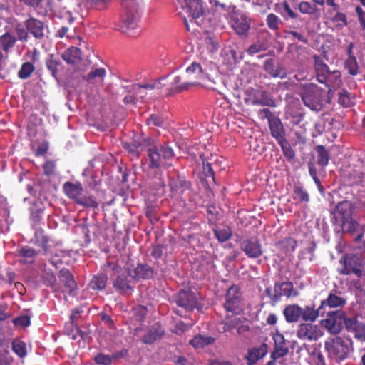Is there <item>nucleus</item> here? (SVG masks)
Wrapping results in <instances>:
<instances>
[{
  "label": "nucleus",
  "instance_id": "4468645a",
  "mask_svg": "<svg viewBox=\"0 0 365 365\" xmlns=\"http://www.w3.org/2000/svg\"><path fill=\"white\" fill-rule=\"evenodd\" d=\"M24 26L27 29L29 34L38 40H42L48 32L47 25L34 17H30L26 20Z\"/></svg>",
  "mask_w": 365,
  "mask_h": 365
},
{
  "label": "nucleus",
  "instance_id": "f03ea898",
  "mask_svg": "<svg viewBox=\"0 0 365 365\" xmlns=\"http://www.w3.org/2000/svg\"><path fill=\"white\" fill-rule=\"evenodd\" d=\"M324 348L330 358L343 361L353 351L352 340L347 337H330L326 340Z\"/></svg>",
  "mask_w": 365,
  "mask_h": 365
},
{
  "label": "nucleus",
  "instance_id": "9d476101",
  "mask_svg": "<svg viewBox=\"0 0 365 365\" xmlns=\"http://www.w3.org/2000/svg\"><path fill=\"white\" fill-rule=\"evenodd\" d=\"M224 307L226 311L235 314H238L242 312L243 304L241 294L237 286H232L227 291Z\"/></svg>",
  "mask_w": 365,
  "mask_h": 365
},
{
  "label": "nucleus",
  "instance_id": "2eb2a0df",
  "mask_svg": "<svg viewBox=\"0 0 365 365\" xmlns=\"http://www.w3.org/2000/svg\"><path fill=\"white\" fill-rule=\"evenodd\" d=\"M267 352V345L265 343H261L249 349L245 356L247 365L255 364L259 360L264 357Z\"/></svg>",
  "mask_w": 365,
  "mask_h": 365
},
{
  "label": "nucleus",
  "instance_id": "3c124183",
  "mask_svg": "<svg viewBox=\"0 0 365 365\" xmlns=\"http://www.w3.org/2000/svg\"><path fill=\"white\" fill-rule=\"evenodd\" d=\"M299 9L302 14H313L316 11V7L307 1H302L299 4Z\"/></svg>",
  "mask_w": 365,
  "mask_h": 365
},
{
  "label": "nucleus",
  "instance_id": "412c9836",
  "mask_svg": "<svg viewBox=\"0 0 365 365\" xmlns=\"http://www.w3.org/2000/svg\"><path fill=\"white\" fill-rule=\"evenodd\" d=\"M282 296L287 297L297 296V292L293 289V284L290 282H277L274 288V294L271 297L278 300Z\"/></svg>",
  "mask_w": 365,
  "mask_h": 365
},
{
  "label": "nucleus",
  "instance_id": "bf43d9fd",
  "mask_svg": "<svg viewBox=\"0 0 365 365\" xmlns=\"http://www.w3.org/2000/svg\"><path fill=\"white\" fill-rule=\"evenodd\" d=\"M16 31L19 40L27 41L29 34L27 29H25L22 25L18 24L16 27Z\"/></svg>",
  "mask_w": 365,
  "mask_h": 365
},
{
  "label": "nucleus",
  "instance_id": "9b49d317",
  "mask_svg": "<svg viewBox=\"0 0 365 365\" xmlns=\"http://www.w3.org/2000/svg\"><path fill=\"white\" fill-rule=\"evenodd\" d=\"M344 312L340 310L327 312L325 319L322 321V325L331 334H338L342 329L343 324H345Z\"/></svg>",
  "mask_w": 365,
  "mask_h": 365
},
{
  "label": "nucleus",
  "instance_id": "c85d7f7f",
  "mask_svg": "<svg viewBox=\"0 0 365 365\" xmlns=\"http://www.w3.org/2000/svg\"><path fill=\"white\" fill-rule=\"evenodd\" d=\"M269 127L272 136L277 143L286 139L283 125L279 118H273L272 120H269Z\"/></svg>",
  "mask_w": 365,
  "mask_h": 365
},
{
  "label": "nucleus",
  "instance_id": "1a4fd4ad",
  "mask_svg": "<svg viewBox=\"0 0 365 365\" xmlns=\"http://www.w3.org/2000/svg\"><path fill=\"white\" fill-rule=\"evenodd\" d=\"M341 267L339 272L345 275L355 274L359 277H361L363 272V262L359 257L355 255H347L339 261Z\"/></svg>",
  "mask_w": 365,
  "mask_h": 365
},
{
  "label": "nucleus",
  "instance_id": "864d4df0",
  "mask_svg": "<svg viewBox=\"0 0 365 365\" xmlns=\"http://www.w3.org/2000/svg\"><path fill=\"white\" fill-rule=\"evenodd\" d=\"M185 82L182 83V79H181V77L178 76H175L174 78H173V81L171 83V91L173 92V93H180V92H182L184 91H187L188 89H182V90H179L180 87H182V86H183V83Z\"/></svg>",
  "mask_w": 365,
  "mask_h": 365
},
{
  "label": "nucleus",
  "instance_id": "58836bf2",
  "mask_svg": "<svg viewBox=\"0 0 365 365\" xmlns=\"http://www.w3.org/2000/svg\"><path fill=\"white\" fill-rule=\"evenodd\" d=\"M316 152L317 153V164L322 167L326 166L329 160L327 150L323 145H318L316 147Z\"/></svg>",
  "mask_w": 365,
  "mask_h": 365
},
{
  "label": "nucleus",
  "instance_id": "c9c22d12",
  "mask_svg": "<svg viewBox=\"0 0 365 365\" xmlns=\"http://www.w3.org/2000/svg\"><path fill=\"white\" fill-rule=\"evenodd\" d=\"M16 41V37L9 33H5L0 36V48L6 52L10 51Z\"/></svg>",
  "mask_w": 365,
  "mask_h": 365
},
{
  "label": "nucleus",
  "instance_id": "680f3d73",
  "mask_svg": "<svg viewBox=\"0 0 365 365\" xmlns=\"http://www.w3.org/2000/svg\"><path fill=\"white\" fill-rule=\"evenodd\" d=\"M95 361L98 364L110 365L111 364L112 359L109 355L100 354L95 357Z\"/></svg>",
  "mask_w": 365,
  "mask_h": 365
},
{
  "label": "nucleus",
  "instance_id": "aec40b11",
  "mask_svg": "<svg viewBox=\"0 0 365 365\" xmlns=\"http://www.w3.org/2000/svg\"><path fill=\"white\" fill-rule=\"evenodd\" d=\"M345 326L349 332L354 334L356 339L361 341H365V324L359 322L355 318H348L345 320Z\"/></svg>",
  "mask_w": 365,
  "mask_h": 365
},
{
  "label": "nucleus",
  "instance_id": "49530a36",
  "mask_svg": "<svg viewBox=\"0 0 365 365\" xmlns=\"http://www.w3.org/2000/svg\"><path fill=\"white\" fill-rule=\"evenodd\" d=\"M282 148V150L283 152L284 155L289 160H292L294 156L295 153L294 150L291 148L290 144L289 142L284 139L280 142L278 143Z\"/></svg>",
  "mask_w": 365,
  "mask_h": 365
},
{
  "label": "nucleus",
  "instance_id": "09e8293b",
  "mask_svg": "<svg viewBox=\"0 0 365 365\" xmlns=\"http://www.w3.org/2000/svg\"><path fill=\"white\" fill-rule=\"evenodd\" d=\"M294 199L299 200L300 202H307L309 197L306 190L300 185H295L294 187Z\"/></svg>",
  "mask_w": 365,
  "mask_h": 365
},
{
  "label": "nucleus",
  "instance_id": "4be33fe9",
  "mask_svg": "<svg viewBox=\"0 0 365 365\" xmlns=\"http://www.w3.org/2000/svg\"><path fill=\"white\" fill-rule=\"evenodd\" d=\"M242 250L250 258H257L262 255L261 245L256 240H245L240 245Z\"/></svg>",
  "mask_w": 365,
  "mask_h": 365
},
{
  "label": "nucleus",
  "instance_id": "338daca9",
  "mask_svg": "<svg viewBox=\"0 0 365 365\" xmlns=\"http://www.w3.org/2000/svg\"><path fill=\"white\" fill-rule=\"evenodd\" d=\"M43 278L44 282L48 286L53 287L56 282L55 275L51 272H46L43 274Z\"/></svg>",
  "mask_w": 365,
  "mask_h": 365
},
{
  "label": "nucleus",
  "instance_id": "603ef678",
  "mask_svg": "<svg viewBox=\"0 0 365 365\" xmlns=\"http://www.w3.org/2000/svg\"><path fill=\"white\" fill-rule=\"evenodd\" d=\"M240 320L238 318H234L231 319H226L223 322V331L227 332L231 331L232 329L236 328L239 324Z\"/></svg>",
  "mask_w": 365,
  "mask_h": 365
},
{
  "label": "nucleus",
  "instance_id": "bb28decb",
  "mask_svg": "<svg viewBox=\"0 0 365 365\" xmlns=\"http://www.w3.org/2000/svg\"><path fill=\"white\" fill-rule=\"evenodd\" d=\"M302 308L297 304H289L285 307L283 314L289 323L297 322L301 319Z\"/></svg>",
  "mask_w": 365,
  "mask_h": 365
},
{
  "label": "nucleus",
  "instance_id": "79ce46f5",
  "mask_svg": "<svg viewBox=\"0 0 365 365\" xmlns=\"http://www.w3.org/2000/svg\"><path fill=\"white\" fill-rule=\"evenodd\" d=\"M344 68L351 76H356L359 73V64L356 58H346Z\"/></svg>",
  "mask_w": 365,
  "mask_h": 365
},
{
  "label": "nucleus",
  "instance_id": "4d7b16f0",
  "mask_svg": "<svg viewBox=\"0 0 365 365\" xmlns=\"http://www.w3.org/2000/svg\"><path fill=\"white\" fill-rule=\"evenodd\" d=\"M212 9L219 13L226 12L228 8L224 3L220 2L218 0H210Z\"/></svg>",
  "mask_w": 365,
  "mask_h": 365
},
{
  "label": "nucleus",
  "instance_id": "e433bc0d",
  "mask_svg": "<svg viewBox=\"0 0 365 365\" xmlns=\"http://www.w3.org/2000/svg\"><path fill=\"white\" fill-rule=\"evenodd\" d=\"M14 20L11 9L0 3V26L6 24H12Z\"/></svg>",
  "mask_w": 365,
  "mask_h": 365
},
{
  "label": "nucleus",
  "instance_id": "2f4dec72",
  "mask_svg": "<svg viewBox=\"0 0 365 365\" xmlns=\"http://www.w3.org/2000/svg\"><path fill=\"white\" fill-rule=\"evenodd\" d=\"M46 66L51 73L52 76L56 79H58V73L63 70L61 62L53 54L48 56L46 61Z\"/></svg>",
  "mask_w": 365,
  "mask_h": 365
},
{
  "label": "nucleus",
  "instance_id": "393cba45",
  "mask_svg": "<svg viewBox=\"0 0 365 365\" xmlns=\"http://www.w3.org/2000/svg\"><path fill=\"white\" fill-rule=\"evenodd\" d=\"M274 341V350L272 352L273 357H283L287 354L289 349L283 334L277 332L273 335Z\"/></svg>",
  "mask_w": 365,
  "mask_h": 365
},
{
  "label": "nucleus",
  "instance_id": "a18cd8bd",
  "mask_svg": "<svg viewBox=\"0 0 365 365\" xmlns=\"http://www.w3.org/2000/svg\"><path fill=\"white\" fill-rule=\"evenodd\" d=\"M34 71V65L30 62H26L22 64L18 76L21 79H26L29 78Z\"/></svg>",
  "mask_w": 365,
  "mask_h": 365
},
{
  "label": "nucleus",
  "instance_id": "774afa93",
  "mask_svg": "<svg viewBox=\"0 0 365 365\" xmlns=\"http://www.w3.org/2000/svg\"><path fill=\"white\" fill-rule=\"evenodd\" d=\"M258 116L261 119L267 118L269 122V120H272V118H274L272 116V114L270 112V110L269 109H267V108H264V109L259 110L258 111Z\"/></svg>",
  "mask_w": 365,
  "mask_h": 365
},
{
  "label": "nucleus",
  "instance_id": "ddd939ff",
  "mask_svg": "<svg viewBox=\"0 0 365 365\" xmlns=\"http://www.w3.org/2000/svg\"><path fill=\"white\" fill-rule=\"evenodd\" d=\"M187 12L190 14L192 19L191 23H195L197 25L207 28L203 22V9L202 0H184Z\"/></svg>",
  "mask_w": 365,
  "mask_h": 365
},
{
  "label": "nucleus",
  "instance_id": "7ed1b4c3",
  "mask_svg": "<svg viewBox=\"0 0 365 365\" xmlns=\"http://www.w3.org/2000/svg\"><path fill=\"white\" fill-rule=\"evenodd\" d=\"M186 73L192 77L193 81H185L179 90L190 89L197 86L209 89H215L214 85L216 83L215 80L209 76L198 63L193 62L187 68Z\"/></svg>",
  "mask_w": 365,
  "mask_h": 365
},
{
  "label": "nucleus",
  "instance_id": "e2e57ef3",
  "mask_svg": "<svg viewBox=\"0 0 365 365\" xmlns=\"http://www.w3.org/2000/svg\"><path fill=\"white\" fill-rule=\"evenodd\" d=\"M147 124L150 126L161 127L163 125V120L156 115H151L147 120Z\"/></svg>",
  "mask_w": 365,
  "mask_h": 365
},
{
  "label": "nucleus",
  "instance_id": "6e6552de",
  "mask_svg": "<svg viewBox=\"0 0 365 365\" xmlns=\"http://www.w3.org/2000/svg\"><path fill=\"white\" fill-rule=\"evenodd\" d=\"M245 102L253 106H275L274 99L265 91L248 88L246 91Z\"/></svg>",
  "mask_w": 365,
  "mask_h": 365
},
{
  "label": "nucleus",
  "instance_id": "a211bd4d",
  "mask_svg": "<svg viewBox=\"0 0 365 365\" xmlns=\"http://www.w3.org/2000/svg\"><path fill=\"white\" fill-rule=\"evenodd\" d=\"M106 76V71L104 68L92 67L83 78L88 85L98 87L103 84Z\"/></svg>",
  "mask_w": 365,
  "mask_h": 365
},
{
  "label": "nucleus",
  "instance_id": "a878e982",
  "mask_svg": "<svg viewBox=\"0 0 365 365\" xmlns=\"http://www.w3.org/2000/svg\"><path fill=\"white\" fill-rule=\"evenodd\" d=\"M59 279L64 284V292L72 294L77 285L71 272L67 269H62L59 273Z\"/></svg>",
  "mask_w": 365,
  "mask_h": 365
},
{
  "label": "nucleus",
  "instance_id": "cd10ccee",
  "mask_svg": "<svg viewBox=\"0 0 365 365\" xmlns=\"http://www.w3.org/2000/svg\"><path fill=\"white\" fill-rule=\"evenodd\" d=\"M61 58L68 64L75 65L81 60V51L78 47L71 46L61 53Z\"/></svg>",
  "mask_w": 365,
  "mask_h": 365
},
{
  "label": "nucleus",
  "instance_id": "052dcab7",
  "mask_svg": "<svg viewBox=\"0 0 365 365\" xmlns=\"http://www.w3.org/2000/svg\"><path fill=\"white\" fill-rule=\"evenodd\" d=\"M333 21L336 23L337 25L341 27H344L347 25L346 15L343 13L337 12L333 17Z\"/></svg>",
  "mask_w": 365,
  "mask_h": 365
},
{
  "label": "nucleus",
  "instance_id": "473e14b6",
  "mask_svg": "<svg viewBox=\"0 0 365 365\" xmlns=\"http://www.w3.org/2000/svg\"><path fill=\"white\" fill-rule=\"evenodd\" d=\"M153 275L154 270L150 267L139 264L134 269L133 278L135 279H146L152 278Z\"/></svg>",
  "mask_w": 365,
  "mask_h": 365
},
{
  "label": "nucleus",
  "instance_id": "20e7f679",
  "mask_svg": "<svg viewBox=\"0 0 365 365\" xmlns=\"http://www.w3.org/2000/svg\"><path fill=\"white\" fill-rule=\"evenodd\" d=\"M63 189L67 197L73 200L79 205L93 208L98 206V203L92 196H85L83 195V188L79 182H66L63 184Z\"/></svg>",
  "mask_w": 365,
  "mask_h": 365
},
{
  "label": "nucleus",
  "instance_id": "c756f323",
  "mask_svg": "<svg viewBox=\"0 0 365 365\" xmlns=\"http://www.w3.org/2000/svg\"><path fill=\"white\" fill-rule=\"evenodd\" d=\"M341 74L339 70L330 71L329 75L326 77L324 81L321 83L324 84L329 91L336 90L341 85Z\"/></svg>",
  "mask_w": 365,
  "mask_h": 365
},
{
  "label": "nucleus",
  "instance_id": "ea45409f",
  "mask_svg": "<svg viewBox=\"0 0 365 365\" xmlns=\"http://www.w3.org/2000/svg\"><path fill=\"white\" fill-rule=\"evenodd\" d=\"M216 238L221 242L228 240L232 236V230L229 227H217L214 230Z\"/></svg>",
  "mask_w": 365,
  "mask_h": 365
},
{
  "label": "nucleus",
  "instance_id": "f704fd0d",
  "mask_svg": "<svg viewBox=\"0 0 365 365\" xmlns=\"http://www.w3.org/2000/svg\"><path fill=\"white\" fill-rule=\"evenodd\" d=\"M214 341L215 339L211 336L199 334L190 340L189 343L195 349H201L205 346L212 344Z\"/></svg>",
  "mask_w": 365,
  "mask_h": 365
},
{
  "label": "nucleus",
  "instance_id": "0eeeda50",
  "mask_svg": "<svg viewBox=\"0 0 365 365\" xmlns=\"http://www.w3.org/2000/svg\"><path fill=\"white\" fill-rule=\"evenodd\" d=\"M150 160V167L158 168L161 166H167L169 164L167 160L173 158L174 153L171 148L168 146L154 147L148 150Z\"/></svg>",
  "mask_w": 365,
  "mask_h": 365
},
{
  "label": "nucleus",
  "instance_id": "5701e85b",
  "mask_svg": "<svg viewBox=\"0 0 365 365\" xmlns=\"http://www.w3.org/2000/svg\"><path fill=\"white\" fill-rule=\"evenodd\" d=\"M313 59L315 75L318 82L321 83L325 81L326 77L331 71L321 57L314 55Z\"/></svg>",
  "mask_w": 365,
  "mask_h": 365
},
{
  "label": "nucleus",
  "instance_id": "a19ab883",
  "mask_svg": "<svg viewBox=\"0 0 365 365\" xmlns=\"http://www.w3.org/2000/svg\"><path fill=\"white\" fill-rule=\"evenodd\" d=\"M338 102L344 107H350L354 104V97L343 90L339 93Z\"/></svg>",
  "mask_w": 365,
  "mask_h": 365
},
{
  "label": "nucleus",
  "instance_id": "37998d69",
  "mask_svg": "<svg viewBox=\"0 0 365 365\" xmlns=\"http://www.w3.org/2000/svg\"><path fill=\"white\" fill-rule=\"evenodd\" d=\"M83 175L86 178V182L90 187L94 188L98 185V180L94 176L93 167L91 165H89L84 169Z\"/></svg>",
  "mask_w": 365,
  "mask_h": 365
},
{
  "label": "nucleus",
  "instance_id": "69168bd1",
  "mask_svg": "<svg viewBox=\"0 0 365 365\" xmlns=\"http://www.w3.org/2000/svg\"><path fill=\"white\" fill-rule=\"evenodd\" d=\"M356 12L361 29L365 30V11H364L360 6H356Z\"/></svg>",
  "mask_w": 365,
  "mask_h": 365
},
{
  "label": "nucleus",
  "instance_id": "dca6fc26",
  "mask_svg": "<svg viewBox=\"0 0 365 365\" xmlns=\"http://www.w3.org/2000/svg\"><path fill=\"white\" fill-rule=\"evenodd\" d=\"M351 204L346 200L339 202L334 211L336 220L342 225H345L346 222H348L349 220H351Z\"/></svg>",
  "mask_w": 365,
  "mask_h": 365
},
{
  "label": "nucleus",
  "instance_id": "39448f33",
  "mask_svg": "<svg viewBox=\"0 0 365 365\" xmlns=\"http://www.w3.org/2000/svg\"><path fill=\"white\" fill-rule=\"evenodd\" d=\"M322 91L316 84L305 83L301 93L302 100L305 106L313 111H320L322 108Z\"/></svg>",
  "mask_w": 365,
  "mask_h": 365
},
{
  "label": "nucleus",
  "instance_id": "f8f14e48",
  "mask_svg": "<svg viewBox=\"0 0 365 365\" xmlns=\"http://www.w3.org/2000/svg\"><path fill=\"white\" fill-rule=\"evenodd\" d=\"M322 335L319 327L311 323H302L297 329V336L304 341H317Z\"/></svg>",
  "mask_w": 365,
  "mask_h": 365
},
{
  "label": "nucleus",
  "instance_id": "0e129e2a",
  "mask_svg": "<svg viewBox=\"0 0 365 365\" xmlns=\"http://www.w3.org/2000/svg\"><path fill=\"white\" fill-rule=\"evenodd\" d=\"M264 50H265L264 46L262 43L257 42L250 46L247 50V53L250 55H254Z\"/></svg>",
  "mask_w": 365,
  "mask_h": 365
},
{
  "label": "nucleus",
  "instance_id": "f257e3e1",
  "mask_svg": "<svg viewBox=\"0 0 365 365\" xmlns=\"http://www.w3.org/2000/svg\"><path fill=\"white\" fill-rule=\"evenodd\" d=\"M122 14L118 29L128 35L135 34L140 21L139 4L135 0H122Z\"/></svg>",
  "mask_w": 365,
  "mask_h": 365
},
{
  "label": "nucleus",
  "instance_id": "b1692460",
  "mask_svg": "<svg viewBox=\"0 0 365 365\" xmlns=\"http://www.w3.org/2000/svg\"><path fill=\"white\" fill-rule=\"evenodd\" d=\"M346 302L345 298L336 293H330L326 299L322 301L320 310L324 311L325 313L327 307H342L345 305Z\"/></svg>",
  "mask_w": 365,
  "mask_h": 365
},
{
  "label": "nucleus",
  "instance_id": "de8ad7c7",
  "mask_svg": "<svg viewBox=\"0 0 365 365\" xmlns=\"http://www.w3.org/2000/svg\"><path fill=\"white\" fill-rule=\"evenodd\" d=\"M12 350L21 358L26 355V344L22 341L14 340L12 342Z\"/></svg>",
  "mask_w": 365,
  "mask_h": 365
},
{
  "label": "nucleus",
  "instance_id": "7c9ffc66",
  "mask_svg": "<svg viewBox=\"0 0 365 365\" xmlns=\"http://www.w3.org/2000/svg\"><path fill=\"white\" fill-rule=\"evenodd\" d=\"M164 334V330L162 327L156 323L153 324L145 334L143 338V341L145 344H152L157 339H160Z\"/></svg>",
  "mask_w": 365,
  "mask_h": 365
},
{
  "label": "nucleus",
  "instance_id": "72a5a7b5",
  "mask_svg": "<svg viewBox=\"0 0 365 365\" xmlns=\"http://www.w3.org/2000/svg\"><path fill=\"white\" fill-rule=\"evenodd\" d=\"M324 311L320 310V306L317 309H314L313 307L306 306L302 308V313L301 319L304 321L314 322L319 315H323Z\"/></svg>",
  "mask_w": 365,
  "mask_h": 365
},
{
  "label": "nucleus",
  "instance_id": "f3484780",
  "mask_svg": "<svg viewBox=\"0 0 365 365\" xmlns=\"http://www.w3.org/2000/svg\"><path fill=\"white\" fill-rule=\"evenodd\" d=\"M232 28L240 36L247 34L250 27V19L245 14H235L230 21Z\"/></svg>",
  "mask_w": 365,
  "mask_h": 365
},
{
  "label": "nucleus",
  "instance_id": "5fc2aeb1",
  "mask_svg": "<svg viewBox=\"0 0 365 365\" xmlns=\"http://www.w3.org/2000/svg\"><path fill=\"white\" fill-rule=\"evenodd\" d=\"M311 361L315 365H325L324 357L319 351H314L310 356Z\"/></svg>",
  "mask_w": 365,
  "mask_h": 365
},
{
  "label": "nucleus",
  "instance_id": "8fccbe9b",
  "mask_svg": "<svg viewBox=\"0 0 365 365\" xmlns=\"http://www.w3.org/2000/svg\"><path fill=\"white\" fill-rule=\"evenodd\" d=\"M281 23L280 19L274 14H269L267 17V24L272 30L278 29Z\"/></svg>",
  "mask_w": 365,
  "mask_h": 365
},
{
  "label": "nucleus",
  "instance_id": "c03bdc74",
  "mask_svg": "<svg viewBox=\"0 0 365 365\" xmlns=\"http://www.w3.org/2000/svg\"><path fill=\"white\" fill-rule=\"evenodd\" d=\"M264 67L265 71L274 78L280 77L281 78H283L285 77L284 73H282L281 70L279 68L274 67L272 61H267Z\"/></svg>",
  "mask_w": 365,
  "mask_h": 365
},
{
  "label": "nucleus",
  "instance_id": "6ab92c4d",
  "mask_svg": "<svg viewBox=\"0 0 365 365\" xmlns=\"http://www.w3.org/2000/svg\"><path fill=\"white\" fill-rule=\"evenodd\" d=\"M177 304L185 310H192L197 304V298L192 292L182 290L176 297Z\"/></svg>",
  "mask_w": 365,
  "mask_h": 365
},
{
  "label": "nucleus",
  "instance_id": "4c0bfd02",
  "mask_svg": "<svg viewBox=\"0 0 365 365\" xmlns=\"http://www.w3.org/2000/svg\"><path fill=\"white\" fill-rule=\"evenodd\" d=\"M107 276L105 274H99L94 276L91 282V287L93 289L103 290L106 288Z\"/></svg>",
  "mask_w": 365,
  "mask_h": 365
},
{
  "label": "nucleus",
  "instance_id": "13d9d810",
  "mask_svg": "<svg viewBox=\"0 0 365 365\" xmlns=\"http://www.w3.org/2000/svg\"><path fill=\"white\" fill-rule=\"evenodd\" d=\"M13 323L17 327H26L30 324V318L26 315L20 316L14 319Z\"/></svg>",
  "mask_w": 365,
  "mask_h": 365
},
{
  "label": "nucleus",
  "instance_id": "6e6d98bb",
  "mask_svg": "<svg viewBox=\"0 0 365 365\" xmlns=\"http://www.w3.org/2000/svg\"><path fill=\"white\" fill-rule=\"evenodd\" d=\"M287 252H293L297 247V242L293 238L289 237L282 240L280 243Z\"/></svg>",
  "mask_w": 365,
  "mask_h": 365
},
{
  "label": "nucleus",
  "instance_id": "423d86ee",
  "mask_svg": "<svg viewBox=\"0 0 365 365\" xmlns=\"http://www.w3.org/2000/svg\"><path fill=\"white\" fill-rule=\"evenodd\" d=\"M108 267L112 271L113 275L115 277L113 287L123 294H130L133 291V286L130 284L131 281L128 278V272L123 271L115 262H109Z\"/></svg>",
  "mask_w": 365,
  "mask_h": 365
}]
</instances>
